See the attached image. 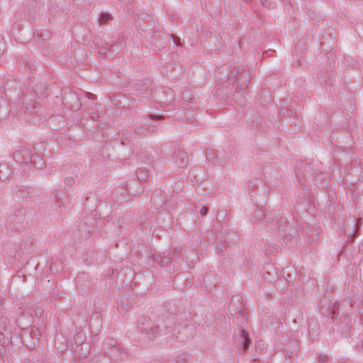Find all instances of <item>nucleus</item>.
<instances>
[{"instance_id": "5", "label": "nucleus", "mask_w": 363, "mask_h": 363, "mask_svg": "<svg viewBox=\"0 0 363 363\" xmlns=\"http://www.w3.org/2000/svg\"><path fill=\"white\" fill-rule=\"evenodd\" d=\"M110 19H111V16L109 13H102L99 18V23H100V24H105Z\"/></svg>"}, {"instance_id": "6", "label": "nucleus", "mask_w": 363, "mask_h": 363, "mask_svg": "<svg viewBox=\"0 0 363 363\" xmlns=\"http://www.w3.org/2000/svg\"><path fill=\"white\" fill-rule=\"evenodd\" d=\"M65 183L69 187H72L74 183V180L72 177H68L65 179Z\"/></svg>"}, {"instance_id": "12", "label": "nucleus", "mask_w": 363, "mask_h": 363, "mask_svg": "<svg viewBox=\"0 0 363 363\" xmlns=\"http://www.w3.org/2000/svg\"><path fill=\"white\" fill-rule=\"evenodd\" d=\"M225 67H220L218 69V74H224L225 71Z\"/></svg>"}, {"instance_id": "9", "label": "nucleus", "mask_w": 363, "mask_h": 363, "mask_svg": "<svg viewBox=\"0 0 363 363\" xmlns=\"http://www.w3.org/2000/svg\"><path fill=\"white\" fill-rule=\"evenodd\" d=\"M148 117L151 119H160V118H162L163 116H160V115H153V114H150L148 116Z\"/></svg>"}, {"instance_id": "14", "label": "nucleus", "mask_w": 363, "mask_h": 363, "mask_svg": "<svg viewBox=\"0 0 363 363\" xmlns=\"http://www.w3.org/2000/svg\"><path fill=\"white\" fill-rule=\"evenodd\" d=\"M18 155V152H15V153H14V157H15V158H16Z\"/></svg>"}, {"instance_id": "7", "label": "nucleus", "mask_w": 363, "mask_h": 363, "mask_svg": "<svg viewBox=\"0 0 363 363\" xmlns=\"http://www.w3.org/2000/svg\"><path fill=\"white\" fill-rule=\"evenodd\" d=\"M329 359L328 354H320L319 357V362L320 363L326 362Z\"/></svg>"}, {"instance_id": "1", "label": "nucleus", "mask_w": 363, "mask_h": 363, "mask_svg": "<svg viewBox=\"0 0 363 363\" xmlns=\"http://www.w3.org/2000/svg\"><path fill=\"white\" fill-rule=\"evenodd\" d=\"M228 80L236 84L240 90L245 89L250 83V74L243 67L235 66L231 67L230 72L227 74Z\"/></svg>"}, {"instance_id": "11", "label": "nucleus", "mask_w": 363, "mask_h": 363, "mask_svg": "<svg viewBox=\"0 0 363 363\" xmlns=\"http://www.w3.org/2000/svg\"><path fill=\"white\" fill-rule=\"evenodd\" d=\"M172 38V39L174 40V43L177 44V45H179V38H177V37H174L173 35L171 36Z\"/></svg>"}, {"instance_id": "4", "label": "nucleus", "mask_w": 363, "mask_h": 363, "mask_svg": "<svg viewBox=\"0 0 363 363\" xmlns=\"http://www.w3.org/2000/svg\"><path fill=\"white\" fill-rule=\"evenodd\" d=\"M153 128H154V127H150V126L146 127L145 125H140V126L136 127L135 129V131L138 135H145V134H147V133H150V132L153 131Z\"/></svg>"}, {"instance_id": "2", "label": "nucleus", "mask_w": 363, "mask_h": 363, "mask_svg": "<svg viewBox=\"0 0 363 363\" xmlns=\"http://www.w3.org/2000/svg\"><path fill=\"white\" fill-rule=\"evenodd\" d=\"M240 343L242 344V350L245 351L248 348L250 343V339L248 333L245 330H240Z\"/></svg>"}, {"instance_id": "10", "label": "nucleus", "mask_w": 363, "mask_h": 363, "mask_svg": "<svg viewBox=\"0 0 363 363\" xmlns=\"http://www.w3.org/2000/svg\"><path fill=\"white\" fill-rule=\"evenodd\" d=\"M4 51V45H3L2 42L0 40V56L1 55H3Z\"/></svg>"}, {"instance_id": "3", "label": "nucleus", "mask_w": 363, "mask_h": 363, "mask_svg": "<svg viewBox=\"0 0 363 363\" xmlns=\"http://www.w3.org/2000/svg\"><path fill=\"white\" fill-rule=\"evenodd\" d=\"M11 171L6 164H0V179L5 180L9 177Z\"/></svg>"}, {"instance_id": "8", "label": "nucleus", "mask_w": 363, "mask_h": 363, "mask_svg": "<svg viewBox=\"0 0 363 363\" xmlns=\"http://www.w3.org/2000/svg\"><path fill=\"white\" fill-rule=\"evenodd\" d=\"M207 212H208V208H207V207H205V206H203L199 211V213L201 216H204L207 213Z\"/></svg>"}, {"instance_id": "13", "label": "nucleus", "mask_w": 363, "mask_h": 363, "mask_svg": "<svg viewBox=\"0 0 363 363\" xmlns=\"http://www.w3.org/2000/svg\"><path fill=\"white\" fill-rule=\"evenodd\" d=\"M221 213L223 214V216H225V211H221V212L220 213V214H221Z\"/></svg>"}]
</instances>
